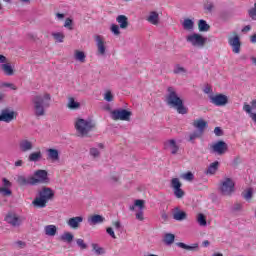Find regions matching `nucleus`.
<instances>
[{"label": "nucleus", "instance_id": "nucleus-54", "mask_svg": "<svg viewBox=\"0 0 256 256\" xmlns=\"http://www.w3.org/2000/svg\"><path fill=\"white\" fill-rule=\"evenodd\" d=\"M182 179H184L185 181H193V179H195V176L191 172H187L182 175Z\"/></svg>", "mask_w": 256, "mask_h": 256}, {"label": "nucleus", "instance_id": "nucleus-15", "mask_svg": "<svg viewBox=\"0 0 256 256\" xmlns=\"http://www.w3.org/2000/svg\"><path fill=\"white\" fill-rule=\"evenodd\" d=\"M211 152L216 153L217 155H224V153H227V143L224 141H218L210 146Z\"/></svg>", "mask_w": 256, "mask_h": 256}, {"label": "nucleus", "instance_id": "nucleus-35", "mask_svg": "<svg viewBox=\"0 0 256 256\" xmlns=\"http://www.w3.org/2000/svg\"><path fill=\"white\" fill-rule=\"evenodd\" d=\"M217 169H219V162L215 161L211 163L206 171L207 175H215L217 173Z\"/></svg>", "mask_w": 256, "mask_h": 256}, {"label": "nucleus", "instance_id": "nucleus-49", "mask_svg": "<svg viewBox=\"0 0 256 256\" xmlns=\"http://www.w3.org/2000/svg\"><path fill=\"white\" fill-rule=\"evenodd\" d=\"M200 136L201 134H199V132H193L189 134L188 141H190V143H194L195 139H199Z\"/></svg>", "mask_w": 256, "mask_h": 256}, {"label": "nucleus", "instance_id": "nucleus-29", "mask_svg": "<svg viewBox=\"0 0 256 256\" xmlns=\"http://www.w3.org/2000/svg\"><path fill=\"white\" fill-rule=\"evenodd\" d=\"M176 245L177 247H180V249H185L186 251H195V249H199V244L197 243H194L189 246L183 242H178Z\"/></svg>", "mask_w": 256, "mask_h": 256}, {"label": "nucleus", "instance_id": "nucleus-57", "mask_svg": "<svg viewBox=\"0 0 256 256\" xmlns=\"http://www.w3.org/2000/svg\"><path fill=\"white\" fill-rule=\"evenodd\" d=\"M3 187L2 189H9L11 187V182L7 178L2 179Z\"/></svg>", "mask_w": 256, "mask_h": 256}, {"label": "nucleus", "instance_id": "nucleus-43", "mask_svg": "<svg viewBox=\"0 0 256 256\" xmlns=\"http://www.w3.org/2000/svg\"><path fill=\"white\" fill-rule=\"evenodd\" d=\"M108 182H109L111 185H116V183H119V174H117V173L111 174V175L108 177Z\"/></svg>", "mask_w": 256, "mask_h": 256}, {"label": "nucleus", "instance_id": "nucleus-45", "mask_svg": "<svg viewBox=\"0 0 256 256\" xmlns=\"http://www.w3.org/2000/svg\"><path fill=\"white\" fill-rule=\"evenodd\" d=\"M242 197L246 200V201H251V199H253V190L252 189H248L246 191H244L242 193Z\"/></svg>", "mask_w": 256, "mask_h": 256}, {"label": "nucleus", "instance_id": "nucleus-19", "mask_svg": "<svg viewBox=\"0 0 256 256\" xmlns=\"http://www.w3.org/2000/svg\"><path fill=\"white\" fill-rule=\"evenodd\" d=\"M81 223H83V216H76V217H71L66 221V224L70 229H79L81 227Z\"/></svg>", "mask_w": 256, "mask_h": 256}, {"label": "nucleus", "instance_id": "nucleus-46", "mask_svg": "<svg viewBox=\"0 0 256 256\" xmlns=\"http://www.w3.org/2000/svg\"><path fill=\"white\" fill-rule=\"evenodd\" d=\"M110 31L111 33H113V35H116V36L121 35V30L119 29V25L117 24H112L110 27Z\"/></svg>", "mask_w": 256, "mask_h": 256}, {"label": "nucleus", "instance_id": "nucleus-50", "mask_svg": "<svg viewBox=\"0 0 256 256\" xmlns=\"http://www.w3.org/2000/svg\"><path fill=\"white\" fill-rule=\"evenodd\" d=\"M76 245H78V247L82 250L87 249V243H85V240L79 238L76 240Z\"/></svg>", "mask_w": 256, "mask_h": 256}, {"label": "nucleus", "instance_id": "nucleus-5", "mask_svg": "<svg viewBox=\"0 0 256 256\" xmlns=\"http://www.w3.org/2000/svg\"><path fill=\"white\" fill-rule=\"evenodd\" d=\"M218 191L223 197H231L235 193V181L233 178H224L220 181Z\"/></svg>", "mask_w": 256, "mask_h": 256}, {"label": "nucleus", "instance_id": "nucleus-41", "mask_svg": "<svg viewBox=\"0 0 256 256\" xmlns=\"http://www.w3.org/2000/svg\"><path fill=\"white\" fill-rule=\"evenodd\" d=\"M197 223L200 225V227H207V218L204 214H198L197 215Z\"/></svg>", "mask_w": 256, "mask_h": 256}, {"label": "nucleus", "instance_id": "nucleus-11", "mask_svg": "<svg viewBox=\"0 0 256 256\" xmlns=\"http://www.w3.org/2000/svg\"><path fill=\"white\" fill-rule=\"evenodd\" d=\"M228 45L236 55L241 53V38L237 34L228 37Z\"/></svg>", "mask_w": 256, "mask_h": 256}, {"label": "nucleus", "instance_id": "nucleus-40", "mask_svg": "<svg viewBox=\"0 0 256 256\" xmlns=\"http://www.w3.org/2000/svg\"><path fill=\"white\" fill-rule=\"evenodd\" d=\"M3 72L5 73V75H8L9 77H11V75H13V67L11 66V64L6 63V64H2L1 66Z\"/></svg>", "mask_w": 256, "mask_h": 256}, {"label": "nucleus", "instance_id": "nucleus-60", "mask_svg": "<svg viewBox=\"0 0 256 256\" xmlns=\"http://www.w3.org/2000/svg\"><path fill=\"white\" fill-rule=\"evenodd\" d=\"M56 19L58 21H63L65 19V14H63V13H56Z\"/></svg>", "mask_w": 256, "mask_h": 256}, {"label": "nucleus", "instance_id": "nucleus-9", "mask_svg": "<svg viewBox=\"0 0 256 256\" xmlns=\"http://www.w3.org/2000/svg\"><path fill=\"white\" fill-rule=\"evenodd\" d=\"M4 221L11 225V227H21L25 221V217L15 214V212H9L6 214Z\"/></svg>", "mask_w": 256, "mask_h": 256}, {"label": "nucleus", "instance_id": "nucleus-44", "mask_svg": "<svg viewBox=\"0 0 256 256\" xmlns=\"http://www.w3.org/2000/svg\"><path fill=\"white\" fill-rule=\"evenodd\" d=\"M92 249L95 251L96 255H104L105 249L99 246V244L93 243Z\"/></svg>", "mask_w": 256, "mask_h": 256}, {"label": "nucleus", "instance_id": "nucleus-27", "mask_svg": "<svg viewBox=\"0 0 256 256\" xmlns=\"http://www.w3.org/2000/svg\"><path fill=\"white\" fill-rule=\"evenodd\" d=\"M193 127H195V129H198L200 133H203V131H205L207 127V122L203 119L195 120L193 122Z\"/></svg>", "mask_w": 256, "mask_h": 256}, {"label": "nucleus", "instance_id": "nucleus-64", "mask_svg": "<svg viewBox=\"0 0 256 256\" xmlns=\"http://www.w3.org/2000/svg\"><path fill=\"white\" fill-rule=\"evenodd\" d=\"M250 41H251L252 43H256V34H254V35H252V36L250 37Z\"/></svg>", "mask_w": 256, "mask_h": 256}, {"label": "nucleus", "instance_id": "nucleus-55", "mask_svg": "<svg viewBox=\"0 0 256 256\" xmlns=\"http://www.w3.org/2000/svg\"><path fill=\"white\" fill-rule=\"evenodd\" d=\"M1 87H8L12 91H17V86L15 84H13V83L3 82L1 84Z\"/></svg>", "mask_w": 256, "mask_h": 256}, {"label": "nucleus", "instance_id": "nucleus-23", "mask_svg": "<svg viewBox=\"0 0 256 256\" xmlns=\"http://www.w3.org/2000/svg\"><path fill=\"white\" fill-rule=\"evenodd\" d=\"M173 219L175 221H185V219H187V212L182 211L179 208H175L173 212Z\"/></svg>", "mask_w": 256, "mask_h": 256}, {"label": "nucleus", "instance_id": "nucleus-56", "mask_svg": "<svg viewBox=\"0 0 256 256\" xmlns=\"http://www.w3.org/2000/svg\"><path fill=\"white\" fill-rule=\"evenodd\" d=\"M215 5H213V2H207L205 5H204V9L205 11H207V13H211L214 9Z\"/></svg>", "mask_w": 256, "mask_h": 256}, {"label": "nucleus", "instance_id": "nucleus-22", "mask_svg": "<svg viewBox=\"0 0 256 256\" xmlns=\"http://www.w3.org/2000/svg\"><path fill=\"white\" fill-rule=\"evenodd\" d=\"M87 221H88V225H91V226L99 225L105 221V217H103L99 214H95V215L88 217Z\"/></svg>", "mask_w": 256, "mask_h": 256}, {"label": "nucleus", "instance_id": "nucleus-38", "mask_svg": "<svg viewBox=\"0 0 256 256\" xmlns=\"http://www.w3.org/2000/svg\"><path fill=\"white\" fill-rule=\"evenodd\" d=\"M75 236L71 232H65L60 236L61 241L64 243H72Z\"/></svg>", "mask_w": 256, "mask_h": 256}, {"label": "nucleus", "instance_id": "nucleus-3", "mask_svg": "<svg viewBox=\"0 0 256 256\" xmlns=\"http://www.w3.org/2000/svg\"><path fill=\"white\" fill-rule=\"evenodd\" d=\"M53 197H55V192L53 189L49 187H43L38 192V196H36L32 201V205L36 209H45V207H47V203L53 200Z\"/></svg>", "mask_w": 256, "mask_h": 256}, {"label": "nucleus", "instance_id": "nucleus-39", "mask_svg": "<svg viewBox=\"0 0 256 256\" xmlns=\"http://www.w3.org/2000/svg\"><path fill=\"white\" fill-rule=\"evenodd\" d=\"M164 243L166 245H173L175 243V235L172 233H167L164 235Z\"/></svg>", "mask_w": 256, "mask_h": 256}, {"label": "nucleus", "instance_id": "nucleus-42", "mask_svg": "<svg viewBox=\"0 0 256 256\" xmlns=\"http://www.w3.org/2000/svg\"><path fill=\"white\" fill-rule=\"evenodd\" d=\"M173 73L175 75H185V73H187V69H185V67H183L181 65H176L174 67Z\"/></svg>", "mask_w": 256, "mask_h": 256}, {"label": "nucleus", "instance_id": "nucleus-28", "mask_svg": "<svg viewBox=\"0 0 256 256\" xmlns=\"http://www.w3.org/2000/svg\"><path fill=\"white\" fill-rule=\"evenodd\" d=\"M184 31H193L195 29V22L189 18L184 19L182 23Z\"/></svg>", "mask_w": 256, "mask_h": 256}, {"label": "nucleus", "instance_id": "nucleus-17", "mask_svg": "<svg viewBox=\"0 0 256 256\" xmlns=\"http://www.w3.org/2000/svg\"><path fill=\"white\" fill-rule=\"evenodd\" d=\"M46 159L51 163H59V161L61 160V156L57 149L48 148L46 149Z\"/></svg>", "mask_w": 256, "mask_h": 256}, {"label": "nucleus", "instance_id": "nucleus-24", "mask_svg": "<svg viewBox=\"0 0 256 256\" xmlns=\"http://www.w3.org/2000/svg\"><path fill=\"white\" fill-rule=\"evenodd\" d=\"M43 159V153L41 151L32 152L28 156V161L30 163H39Z\"/></svg>", "mask_w": 256, "mask_h": 256}, {"label": "nucleus", "instance_id": "nucleus-14", "mask_svg": "<svg viewBox=\"0 0 256 256\" xmlns=\"http://www.w3.org/2000/svg\"><path fill=\"white\" fill-rule=\"evenodd\" d=\"M164 150L169 151L171 155H177L179 153V144L175 139H168L164 141Z\"/></svg>", "mask_w": 256, "mask_h": 256}, {"label": "nucleus", "instance_id": "nucleus-7", "mask_svg": "<svg viewBox=\"0 0 256 256\" xmlns=\"http://www.w3.org/2000/svg\"><path fill=\"white\" fill-rule=\"evenodd\" d=\"M30 179L31 185L47 184L49 183V173L47 170H36Z\"/></svg>", "mask_w": 256, "mask_h": 256}, {"label": "nucleus", "instance_id": "nucleus-32", "mask_svg": "<svg viewBox=\"0 0 256 256\" xmlns=\"http://www.w3.org/2000/svg\"><path fill=\"white\" fill-rule=\"evenodd\" d=\"M243 111H245V113L249 115L250 119H252V121L256 124V113L251 111V105L245 103L243 105Z\"/></svg>", "mask_w": 256, "mask_h": 256}, {"label": "nucleus", "instance_id": "nucleus-16", "mask_svg": "<svg viewBox=\"0 0 256 256\" xmlns=\"http://www.w3.org/2000/svg\"><path fill=\"white\" fill-rule=\"evenodd\" d=\"M17 117V113L13 110L4 109L0 112V121L11 123Z\"/></svg>", "mask_w": 256, "mask_h": 256}, {"label": "nucleus", "instance_id": "nucleus-1", "mask_svg": "<svg viewBox=\"0 0 256 256\" xmlns=\"http://www.w3.org/2000/svg\"><path fill=\"white\" fill-rule=\"evenodd\" d=\"M52 96L49 92H36L31 98V107L34 117L38 119L47 115V110L51 107Z\"/></svg>", "mask_w": 256, "mask_h": 256}, {"label": "nucleus", "instance_id": "nucleus-62", "mask_svg": "<svg viewBox=\"0 0 256 256\" xmlns=\"http://www.w3.org/2000/svg\"><path fill=\"white\" fill-rule=\"evenodd\" d=\"M15 167H23V160H17L15 163H14Z\"/></svg>", "mask_w": 256, "mask_h": 256}, {"label": "nucleus", "instance_id": "nucleus-51", "mask_svg": "<svg viewBox=\"0 0 256 256\" xmlns=\"http://www.w3.org/2000/svg\"><path fill=\"white\" fill-rule=\"evenodd\" d=\"M203 92L208 95V98L210 99L211 96H214L213 95V88L209 85L205 86L204 89H203Z\"/></svg>", "mask_w": 256, "mask_h": 256}, {"label": "nucleus", "instance_id": "nucleus-26", "mask_svg": "<svg viewBox=\"0 0 256 256\" xmlns=\"http://www.w3.org/2000/svg\"><path fill=\"white\" fill-rule=\"evenodd\" d=\"M116 21L120 25V29H127L129 27V19L125 15H119Z\"/></svg>", "mask_w": 256, "mask_h": 256}, {"label": "nucleus", "instance_id": "nucleus-12", "mask_svg": "<svg viewBox=\"0 0 256 256\" xmlns=\"http://www.w3.org/2000/svg\"><path fill=\"white\" fill-rule=\"evenodd\" d=\"M210 103L216 107H225V105L229 103V97L224 94H216L214 96H210Z\"/></svg>", "mask_w": 256, "mask_h": 256}, {"label": "nucleus", "instance_id": "nucleus-10", "mask_svg": "<svg viewBox=\"0 0 256 256\" xmlns=\"http://www.w3.org/2000/svg\"><path fill=\"white\" fill-rule=\"evenodd\" d=\"M182 185L183 184H181L179 178H173L171 180V188L173 189V193L176 199H183V197H185V191L181 189Z\"/></svg>", "mask_w": 256, "mask_h": 256}, {"label": "nucleus", "instance_id": "nucleus-13", "mask_svg": "<svg viewBox=\"0 0 256 256\" xmlns=\"http://www.w3.org/2000/svg\"><path fill=\"white\" fill-rule=\"evenodd\" d=\"M94 39L98 50L97 55H99L100 57H105V53L107 51V42H105V38L101 35H96Z\"/></svg>", "mask_w": 256, "mask_h": 256}, {"label": "nucleus", "instance_id": "nucleus-53", "mask_svg": "<svg viewBox=\"0 0 256 256\" xmlns=\"http://www.w3.org/2000/svg\"><path fill=\"white\" fill-rule=\"evenodd\" d=\"M248 14H249V17H251L253 21H256V2H255V4H254V7L251 8V9L248 11Z\"/></svg>", "mask_w": 256, "mask_h": 256}, {"label": "nucleus", "instance_id": "nucleus-30", "mask_svg": "<svg viewBox=\"0 0 256 256\" xmlns=\"http://www.w3.org/2000/svg\"><path fill=\"white\" fill-rule=\"evenodd\" d=\"M67 107L72 111H77V109L81 107V103L75 101V98L71 97L68 99Z\"/></svg>", "mask_w": 256, "mask_h": 256}, {"label": "nucleus", "instance_id": "nucleus-21", "mask_svg": "<svg viewBox=\"0 0 256 256\" xmlns=\"http://www.w3.org/2000/svg\"><path fill=\"white\" fill-rule=\"evenodd\" d=\"M135 207H138L140 211L136 213V219L138 221H143L145 217L143 216V209H145V201L144 200H135Z\"/></svg>", "mask_w": 256, "mask_h": 256}, {"label": "nucleus", "instance_id": "nucleus-20", "mask_svg": "<svg viewBox=\"0 0 256 256\" xmlns=\"http://www.w3.org/2000/svg\"><path fill=\"white\" fill-rule=\"evenodd\" d=\"M146 21L150 23V25H159V12L157 11H151L149 14L146 16Z\"/></svg>", "mask_w": 256, "mask_h": 256}, {"label": "nucleus", "instance_id": "nucleus-33", "mask_svg": "<svg viewBox=\"0 0 256 256\" xmlns=\"http://www.w3.org/2000/svg\"><path fill=\"white\" fill-rule=\"evenodd\" d=\"M16 181L19 185H22V186L31 185V183H32L31 176L27 178L23 175H19V176H17Z\"/></svg>", "mask_w": 256, "mask_h": 256}, {"label": "nucleus", "instance_id": "nucleus-58", "mask_svg": "<svg viewBox=\"0 0 256 256\" xmlns=\"http://www.w3.org/2000/svg\"><path fill=\"white\" fill-rule=\"evenodd\" d=\"M106 233L112 237V239H117V236L115 235V231H113V228L108 227L106 229Z\"/></svg>", "mask_w": 256, "mask_h": 256}, {"label": "nucleus", "instance_id": "nucleus-59", "mask_svg": "<svg viewBox=\"0 0 256 256\" xmlns=\"http://www.w3.org/2000/svg\"><path fill=\"white\" fill-rule=\"evenodd\" d=\"M214 133H215V135H216L217 137H221V135H223V131L221 130L220 127H216V128L214 129Z\"/></svg>", "mask_w": 256, "mask_h": 256}, {"label": "nucleus", "instance_id": "nucleus-6", "mask_svg": "<svg viewBox=\"0 0 256 256\" xmlns=\"http://www.w3.org/2000/svg\"><path fill=\"white\" fill-rule=\"evenodd\" d=\"M187 43L192 45V47H197L198 49H203L207 43V37L199 33H192L186 37Z\"/></svg>", "mask_w": 256, "mask_h": 256}, {"label": "nucleus", "instance_id": "nucleus-31", "mask_svg": "<svg viewBox=\"0 0 256 256\" xmlns=\"http://www.w3.org/2000/svg\"><path fill=\"white\" fill-rule=\"evenodd\" d=\"M74 59L76 61H79V63H85V59H87V55H85V52L80 50L74 51Z\"/></svg>", "mask_w": 256, "mask_h": 256}, {"label": "nucleus", "instance_id": "nucleus-2", "mask_svg": "<svg viewBox=\"0 0 256 256\" xmlns=\"http://www.w3.org/2000/svg\"><path fill=\"white\" fill-rule=\"evenodd\" d=\"M165 101L169 107L176 109L177 113L180 115H187V108L183 104V99L179 97V94H177V89L174 87L170 86L167 88Z\"/></svg>", "mask_w": 256, "mask_h": 256}, {"label": "nucleus", "instance_id": "nucleus-61", "mask_svg": "<svg viewBox=\"0 0 256 256\" xmlns=\"http://www.w3.org/2000/svg\"><path fill=\"white\" fill-rule=\"evenodd\" d=\"M241 209H243V205L239 203L234 205V208H233L234 211H241Z\"/></svg>", "mask_w": 256, "mask_h": 256}, {"label": "nucleus", "instance_id": "nucleus-36", "mask_svg": "<svg viewBox=\"0 0 256 256\" xmlns=\"http://www.w3.org/2000/svg\"><path fill=\"white\" fill-rule=\"evenodd\" d=\"M97 147L98 148L93 147V148L90 149V155L92 157H99V155H101L100 150L104 149L105 145H103V143H100V144L97 145Z\"/></svg>", "mask_w": 256, "mask_h": 256}, {"label": "nucleus", "instance_id": "nucleus-34", "mask_svg": "<svg viewBox=\"0 0 256 256\" xmlns=\"http://www.w3.org/2000/svg\"><path fill=\"white\" fill-rule=\"evenodd\" d=\"M51 36L56 43H63L65 41V33L63 32H52Z\"/></svg>", "mask_w": 256, "mask_h": 256}, {"label": "nucleus", "instance_id": "nucleus-48", "mask_svg": "<svg viewBox=\"0 0 256 256\" xmlns=\"http://www.w3.org/2000/svg\"><path fill=\"white\" fill-rule=\"evenodd\" d=\"M104 99H105L108 103H111V101H113L114 96H113V93H111V90H107V91L104 93Z\"/></svg>", "mask_w": 256, "mask_h": 256}, {"label": "nucleus", "instance_id": "nucleus-8", "mask_svg": "<svg viewBox=\"0 0 256 256\" xmlns=\"http://www.w3.org/2000/svg\"><path fill=\"white\" fill-rule=\"evenodd\" d=\"M131 115H133V113L126 109H116L110 113V117L113 121H131Z\"/></svg>", "mask_w": 256, "mask_h": 256}, {"label": "nucleus", "instance_id": "nucleus-52", "mask_svg": "<svg viewBox=\"0 0 256 256\" xmlns=\"http://www.w3.org/2000/svg\"><path fill=\"white\" fill-rule=\"evenodd\" d=\"M0 194L2 197H11V190L6 188H0Z\"/></svg>", "mask_w": 256, "mask_h": 256}, {"label": "nucleus", "instance_id": "nucleus-63", "mask_svg": "<svg viewBox=\"0 0 256 256\" xmlns=\"http://www.w3.org/2000/svg\"><path fill=\"white\" fill-rule=\"evenodd\" d=\"M251 111H253V109H256V99L251 101Z\"/></svg>", "mask_w": 256, "mask_h": 256}, {"label": "nucleus", "instance_id": "nucleus-18", "mask_svg": "<svg viewBox=\"0 0 256 256\" xmlns=\"http://www.w3.org/2000/svg\"><path fill=\"white\" fill-rule=\"evenodd\" d=\"M34 148L35 144L29 139H22L19 142V149L22 153H29V151H33Z\"/></svg>", "mask_w": 256, "mask_h": 256}, {"label": "nucleus", "instance_id": "nucleus-37", "mask_svg": "<svg viewBox=\"0 0 256 256\" xmlns=\"http://www.w3.org/2000/svg\"><path fill=\"white\" fill-rule=\"evenodd\" d=\"M198 29L201 33H205L207 31H209V29H211V27L209 26V24H207V21L199 20Z\"/></svg>", "mask_w": 256, "mask_h": 256}, {"label": "nucleus", "instance_id": "nucleus-25", "mask_svg": "<svg viewBox=\"0 0 256 256\" xmlns=\"http://www.w3.org/2000/svg\"><path fill=\"white\" fill-rule=\"evenodd\" d=\"M44 233L47 237H55L57 235V226L50 224L44 227Z\"/></svg>", "mask_w": 256, "mask_h": 256}, {"label": "nucleus", "instance_id": "nucleus-4", "mask_svg": "<svg viewBox=\"0 0 256 256\" xmlns=\"http://www.w3.org/2000/svg\"><path fill=\"white\" fill-rule=\"evenodd\" d=\"M74 127L79 137H87L93 131L95 124L91 120L77 118L74 122Z\"/></svg>", "mask_w": 256, "mask_h": 256}, {"label": "nucleus", "instance_id": "nucleus-47", "mask_svg": "<svg viewBox=\"0 0 256 256\" xmlns=\"http://www.w3.org/2000/svg\"><path fill=\"white\" fill-rule=\"evenodd\" d=\"M64 27L69 31H73V20L71 18H67L64 22Z\"/></svg>", "mask_w": 256, "mask_h": 256}]
</instances>
